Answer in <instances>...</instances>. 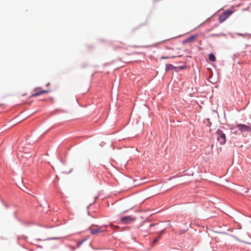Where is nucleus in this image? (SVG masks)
Instances as JSON below:
<instances>
[{
    "label": "nucleus",
    "mask_w": 251,
    "mask_h": 251,
    "mask_svg": "<svg viewBox=\"0 0 251 251\" xmlns=\"http://www.w3.org/2000/svg\"><path fill=\"white\" fill-rule=\"evenodd\" d=\"M234 11L231 9H227L225 10L222 13H221L219 17V22L220 23L224 22L233 13Z\"/></svg>",
    "instance_id": "nucleus-1"
},
{
    "label": "nucleus",
    "mask_w": 251,
    "mask_h": 251,
    "mask_svg": "<svg viewBox=\"0 0 251 251\" xmlns=\"http://www.w3.org/2000/svg\"><path fill=\"white\" fill-rule=\"evenodd\" d=\"M217 135V140L221 145H224L226 142V135L223 132L220 130L218 129L216 132Z\"/></svg>",
    "instance_id": "nucleus-2"
},
{
    "label": "nucleus",
    "mask_w": 251,
    "mask_h": 251,
    "mask_svg": "<svg viewBox=\"0 0 251 251\" xmlns=\"http://www.w3.org/2000/svg\"><path fill=\"white\" fill-rule=\"evenodd\" d=\"M136 220V218L131 215L122 217L120 220V222L124 224H129L134 222Z\"/></svg>",
    "instance_id": "nucleus-3"
},
{
    "label": "nucleus",
    "mask_w": 251,
    "mask_h": 251,
    "mask_svg": "<svg viewBox=\"0 0 251 251\" xmlns=\"http://www.w3.org/2000/svg\"><path fill=\"white\" fill-rule=\"evenodd\" d=\"M237 127L239 130L242 133L248 132L251 131V126L245 125L243 124H238Z\"/></svg>",
    "instance_id": "nucleus-4"
},
{
    "label": "nucleus",
    "mask_w": 251,
    "mask_h": 251,
    "mask_svg": "<svg viewBox=\"0 0 251 251\" xmlns=\"http://www.w3.org/2000/svg\"><path fill=\"white\" fill-rule=\"evenodd\" d=\"M34 91L35 92L31 95V97H37V96H40L41 95L48 93L50 92V90H39V88H35L34 89Z\"/></svg>",
    "instance_id": "nucleus-5"
},
{
    "label": "nucleus",
    "mask_w": 251,
    "mask_h": 251,
    "mask_svg": "<svg viewBox=\"0 0 251 251\" xmlns=\"http://www.w3.org/2000/svg\"><path fill=\"white\" fill-rule=\"evenodd\" d=\"M93 226H92L89 228V230H90L91 233L92 234H97L99 233H100L103 231L101 229V227H98L97 229H95L92 228Z\"/></svg>",
    "instance_id": "nucleus-6"
},
{
    "label": "nucleus",
    "mask_w": 251,
    "mask_h": 251,
    "mask_svg": "<svg viewBox=\"0 0 251 251\" xmlns=\"http://www.w3.org/2000/svg\"><path fill=\"white\" fill-rule=\"evenodd\" d=\"M198 37V35L195 34L190 36L187 38L186 40L187 42H193Z\"/></svg>",
    "instance_id": "nucleus-7"
},
{
    "label": "nucleus",
    "mask_w": 251,
    "mask_h": 251,
    "mask_svg": "<svg viewBox=\"0 0 251 251\" xmlns=\"http://www.w3.org/2000/svg\"><path fill=\"white\" fill-rule=\"evenodd\" d=\"M209 59L211 61H215V60H216V58H215V56L213 54H210L209 55Z\"/></svg>",
    "instance_id": "nucleus-8"
},
{
    "label": "nucleus",
    "mask_w": 251,
    "mask_h": 251,
    "mask_svg": "<svg viewBox=\"0 0 251 251\" xmlns=\"http://www.w3.org/2000/svg\"><path fill=\"white\" fill-rule=\"evenodd\" d=\"M173 65H171V64H167V65H166V69H167V70H169V69H170V68H173Z\"/></svg>",
    "instance_id": "nucleus-9"
},
{
    "label": "nucleus",
    "mask_w": 251,
    "mask_h": 251,
    "mask_svg": "<svg viewBox=\"0 0 251 251\" xmlns=\"http://www.w3.org/2000/svg\"><path fill=\"white\" fill-rule=\"evenodd\" d=\"M164 231H165V229H163V230H162V231H161L160 232V233H159V237H158V238H160V235H161L162 233H163L164 232Z\"/></svg>",
    "instance_id": "nucleus-10"
},
{
    "label": "nucleus",
    "mask_w": 251,
    "mask_h": 251,
    "mask_svg": "<svg viewBox=\"0 0 251 251\" xmlns=\"http://www.w3.org/2000/svg\"><path fill=\"white\" fill-rule=\"evenodd\" d=\"M158 241V239L157 238H155L154 239L153 241V244H155Z\"/></svg>",
    "instance_id": "nucleus-11"
},
{
    "label": "nucleus",
    "mask_w": 251,
    "mask_h": 251,
    "mask_svg": "<svg viewBox=\"0 0 251 251\" xmlns=\"http://www.w3.org/2000/svg\"><path fill=\"white\" fill-rule=\"evenodd\" d=\"M83 242H84V241H81L79 242V243L77 244V246H79L81 244H82L83 243Z\"/></svg>",
    "instance_id": "nucleus-12"
},
{
    "label": "nucleus",
    "mask_w": 251,
    "mask_h": 251,
    "mask_svg": "<svg viewBox=\"0 0 251 251\" xmlns=\"http://www.w3.org/2000/svg\"><path fill=\"white\" fill-rule=\"evenodd\" d=\"M184 232H185V231H182V230H180V231H178V233H179L180 234H182V233H184Z\"/></svg>",
    "instance_id": "nucleus-13"
},
{
    "label": "nucleus",
    "mask_w": 251,
    "mask_h": 251,
    "mask_svg": "<svg viewBox=\"0 0 251 251\" xmlns=\"http://www.w3.org/2000/svg\"><path fill=\"white\" fill-rule=\"evenodd\" d=\"M212 36H220V35H219V34H218V35H216V34H213Z\"/></svg>",
    "instance_id": "nucleus-14"
},
{
    "label": "nucleus",
    "mask_w": 251,
    "mask_h": 251,
    "mask_svg": "<svg viewBox=\"0 0 251 251\" xmlns=\"http://www.w3.org/2000/svg\"><path fill=\"white\" fill-rule=\"evenodd\" d=\"M161 58L162 59H165V58H168V57H162Z\"/></svg>",
    "instance_id": "nucleus-15"
},
{
    "label": "nucleus",
    "mask_w": 251,
    "mask_h": 251,
    "mask_svg": "<svg viewBox=\"0 0 251 251\" xmlns=\"http://www.w3.org/2000/svg\"><path fill=\"white\" fill-rule=\"evenodd\" d=\"M50 85V83H48L47 84V86H49Z\"/></svg>",
    "instance_id": "nucleus-16"
}]
</instances>
